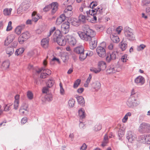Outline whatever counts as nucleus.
I'll use <instances>...</instances> for the list:
<instances>
[{
	"label": "nucleus",
	"mask_w": 150,
	"mask_h": 150,
	"mask_svg": "<svg viewBox=\"0 0 150 150\" xmlns=\"http://www.w3.org/2000/svg\"><path fill=\"white\" fill-rule=\"evenodd\" d=\"M56 28L55 27H54L52 28H51L49 34L47 35L48 37H49L52 34L53 32L55 30Z\"/></svg>",
	"instance_id": "nucleus-47"
},
{
	"label": "nucleus",
	"mask_w": 150,
	"mask_h": 150,
	"mask_svg": "<svg viewBox=\"0 0 150 150\" xmlns=\"http://www.w3.org/2000/svg\"><path fill=\"white\" fill-rule=\"evenodd\" d=\"M136 98L129 97L127 103V106L130 108L136 106L139 104L136 102Z\"/></svg>",
	"instance_id": "nucleus-8"
},
{
	"label": "nucleus",
	"mask_w": 150,
	"mask_h": 150,
	"mask_svg": "<svg viewBox=\"0 0 150 150\" xmlns=\"http://www.w3.org/2000/svg\"><path fill=\"white\" fill-rule=\"evenodd\" d=\"M146 47V46L144 44H142L138 46L137 48V51H139L142 50Z\"/></svg>",
	"instance_id": "nucleus-44"
},
{
	"label": "nucleus",
	"mask_w": 150,
	"mask_h": 150,
	"mask_svg": "<svg viewBox=\"0 0 150 150\" xmlns=\"http://www.w3.org/2000/svg\"><path fill=\"white\" fill-rule=\"evenodd\" d=\"M127 42L126 39L123 38L122 40L120 43V48L122 51H123L125 50L127 47Z\"/></svg>",
	"instance_id": "nucleus-12"
},
{
	"label": "nucleus",
	"mask_w": 150,
	"mask_h": 150,
	"mask_svg": "<svg viewBox=\"0 0 150 150\" xmlns=\"http://www.w3.org/2000/svg\"><path fill=\"white\" fill-rule=\"evenodd\" d=\"M130 97L135 98H136V99L137 97V94L135 93L134 89H133L132 91Z\"/></svg>",
	"instance_id": "nucleus-41"
},
{
	"label": "nucleus",
	"mask_w": 150,
	"mask_h": 150,
	"mask_svg": "<svg viewBox=\"0 0 150 150\" xmlns=\"http://www.w3.org/2000/svg\"><path fill=\"white\" fill-rule=\"evenodd\" d=\"M24 49L23 48H21L18 49H17L15 52V55L18 56L23 53L24 51Z\"/></svg>",
	"instance_id": "nucleus-30"
},
{
	"label": "nucleus",
	"mask_w": 150,
	"mask_h": 150,
	"mask_svg": "<svg viewBox=\"0 0 150 150\" xmlns=\"http://www.w3.org/2000/svg\"><path fill=\"white\" fill-rule=\"evenodd\" d=\"M112 60L111 56H110L109 54L106 57V60L108 62H109Z\"/></svg>",
	"instance_id": "nucleus-62"
},
{
	"label": "nucleus",
	"mask_w": 150,
	"mask_h": 150,
	"mask_svg": "<svg viewBox=\"0 0 150 150\" xmlns=\"http://www.w3.org/2000/svg\"><path fill=\"white\" fill-rule=\"evenodd\" d=\"M43 72L46 73H47V74H48V75H49V74H50L51 72V71L50 70L47 69H45L44 68L43 70Z\"/></svg>",
	"instance_id": "nucleus-64"
},
{
	"label": "nucleus",
	"mask_w": 150,
	"mask_h": 150,
	"mask_svg": "<svg viewBox=\"0 0 150 150\" xmlns=\"http://www.w3.org/2000/svg\"><path fill=\"white\" fill-rule=\"evenodd\" d=\"M72 14V11H65V10L64 11V13L63 14L65 16L66 18L69 17L71 16Z\"/></svg>",
	"instance_id": "nucleus-32"
},
{
	"label": "nucleus",
	"mask_w": 150,
	"mask_h": 150,
	"mask_svg": "<svg viewBox=\"0 0 150 150\" xmlns=\"http://www.w3.org/2000/svg\"><path fill=\"white\" fill-rule=\"evenodd\" d=\"M79 115L81 119L84 118L85 117V111L82 108L80 109L78 111Z\"/></svg>",
	"instance_id": "nucleus-25"
},
{
	"label": "nucleus",
	"mask_w": 150,
	"mask_h": 150,
	"mask_svg": "<svg viewBox=\"0 0 150 150\" xmlns=\"http://www.w3.org/2000/svg\"><path fill=\"white\" fill-rule=\"evenodd\" d=\"M125 36L130 41H133L135 40V36L132 31L133 30L129 27H125L124 29Z\"/></svg>",
	"instance_id": "nucleus-5"
},
{
	"label": "nucleus",
	"mask_w": 150,
	"mask_h": 150,
	"mask_svg": "<svg viewBox=\"0 0 150 150\" xmlns=\"http://www.w3.org/2000/svg\"><path fill=\"white\" fill-rule=\"evenodd\" d=\"M75 101L72 98H70L68 102L69 106L70 107H72L74 105Z\"/></svg>",
	"instance_id": "nucleus-36"
},
{
	"label": "nucleus",
	"mask_w": 150,
	"mask_h": 150,
	"mask_svg": "<svg viewBox=\"0 0 150 150\" xmlns=\"http://www.w3.org/2000/svg\"><path fill=\"white\" fill-rule=\"evenodd\" d=\"M118 53L117 52H114L109 54L111 56L112 60H115L118 58Z\"/></svg>",
	"instance_id": "nucleus-26"
},
{
	"label": "nucleus",
	"mask_w": 150,
	"mask_h": 150,
	"mask_svg": "<svg viewBox=\"0 0 150 150\" xmlns=\"http://www.w3.org/2000/svg\"><path fill=\"white\" fill-rule=\"evenodd\" d=\"M12 10V9L11 8L9 9L6 8L4 10V14L5 16L10 15Z\"/></svg>",
	"instance_id": "nucleus-28"
},
{
	"label": "nucleus",
	"mask_w": 150,
	"mask_h": 150,
	"mask_svg": "<svg viewBox=\"0 0 150 150\" xmlns=\"http://www.w3.org/2000/svg\"><path fill=\"white\" fill-rule=\"evenodd\" d=\"M23 29V27L21 26H18L15 28V33L17 35H19L21 33Z\"/></svg>",
	"instance_id": "nucleus-27"
},
{
	"label": "nucleus",
	"mask_w": 150,
	"mask_h": 150,
	"mask_svg": "<svg viewBox=\"0 0 150 150\" xmlns=\"http://www.w3.org/2000/svg\"><path fill=\"white\" fill-rule=\"evenodd\" d=\"M6 53L7 54L9 55V57L14 52V50L13 47H8L6 50Z\"/></svg>",
	"instance_id": "nucleus-23"
},
{
	"label": "nucleus",
	"mask_w": 150,
	"mask_h": 150,
	"mask_svg": "<svg viewBox=\"0 0 150 150\" xmlns=\"http://www.w3.org/2000/svg\"><path fill=\"white\" fill-rule=\"evenodd\" d=\"M116 68H114L112 66L109 67L106 70V72L107 73L110 74L111 73H114L117 71V70Z\"/></svg>",
	"instance_id": "nucleus-20"
},
{
	"label": "nucleus",
	"mask_w": 150,
	"mask_h": 150,
	"mask_svg": "<svg viewBox=\"0 0 150 150\" xmlns=\"http://www.w3.org/2000/svg\"><path fill=\"white\" fill-rule=\"evenodd\" d=\"M32 20L35 22H36L40 18L39 16L36 14V13L35 11L33 12L32 15Z\"/></svg>",
	"instance_id": "nucleus-22"
},
{
	"label": "nucleus",
	"mask_w": 150,
	"mask_h": 150,
	"mask_svg": "<svg viewBox=\"0 0 150 150\" xmlns=\"http://www.w3.org/2000/svg\"><path fill=\"white\" fill-rule=\"evenodd\" d=\"M145 143L148 144H150V134L146 135Z\"/></svg>",
	"instance_id": "nucleus-50"
},
{
	"label": "nucleus",
	"mask_w": 150,
	"mask_h": 150,
	"mask_svg": "<svg viewBox=\"0 0 150 150\" xmlns=\"http://www.w3.org/2000/svg\"><path fill=\"white\" fill-rule=\"evenodd\" d=\"M150 4V1L149 0H144L143 1V6H148Z\"/></svg>",
	"instance_id": "nucleus-54"
},
{
	"label": "nucleus",
	"mask_w": 150,
	"mask_h": 150,
	"mask_svg": "<svg viewBox=\"0 0 150 150\" xmlns=\"http://www.w3.org/2000/svg\"><path fill=\"white\" fill-rule=\"evenodd\" d=\"M81 82L80 80L79 79H77L74 82L73 87L74 88H77L78 86L79 85Z\"/></svg>",
	"instance_id": "nucleus-43"
},
{
	"label": "nucleus",
	"mask_w": 150,
	"mask_h": 150,
	"mask_svg": "<svg viewBox=\"0 0 150 150\" xmlns=\"http://www.w3.org/2000/svg\"><path fill=\"white\" fill-rule=\"evenodd\" d=\"M20 108L23 109L25 110V111H26V113H28V104L25 103H23L20 107Z\"/></svg>",
	"instance_id": "nucleus-31"
},
{
	"label": "nucleus",
	"mask_w": 150,
	"mask_h": 150,
	"mask_svg": "<svg viewBox=\"0 0 150 150\" xmlns=\"http://www.w3.org/2000/svg\"><path fill=\"white\" fill-rule=\"evenodd\" d=\"M48 88L47 87H44L43 88L42 90V92L43 93H47V91H48Z\"/></svg>",
	"instance_id": "nucleus-60"
},
{
	"label": "nucleus",
	"mask_w": 150,
	"mask_h": 150,
	"mask_svg": "<svg viewBox=\"0 0 150 150\" xmlns=\"http://www.w3.org/2000/svg\"><path fill=\"white\" fill-rule=\"evenodd\" d=\"M138 131L141 134L149 133L150 132V125L145 122L141 124L138 128Z\"/></svg>",
	"instance_id": "nucleus-4"
},
{
	"label": "nucleus",
	"mask_w": 150,
	"mask_h": 150,
	"mask_svg": "<svg viewBox=\"0 0 150 150\" xmlns=\"http://www.w3.org/2000/svg\"><path fill=\"white\" fill-rule=\"evenodd\" d=\"M91 85L92 87L93 88L95 89V90L97 91L99 90L101 87L100 83L98 81L92 83H91Z\"/></svg>",
	"instance_id": "nucleus-18"
},
{
	"label": "nucleus",
	"mask_w": 150,
	"mask_h": 150,
	"mask_svg": "<svg viewBox=\"0 0 150 150\" xmlns=\"http://www.w3.org/2000/svg\"><path fill=\"white\" fill-rule=\"evenodd\" d=\"M66 39L68 41L69 44L73 46H74L76 43V39L74 38L71 36H66Z\"/></svg>",
	"instance_id": "nucleus-14"
},
{
	"label": "nucleus",
	"mask_w": 150,
	"mask_h": 150,
	"mask_svg": "<svg viewBox=\"0 0 150 150\" xmlns=\"http://www.w3.org/2000/svg\"><path fill=\"white\" fill-rule=\"evenodd\" d=\"M14 38V36L13 35H8L6 38V39L9 41L10 43L12 42Z\"/></svg>",
	"instance_id": "nucleus-38"
},
{
	"label": "nucleus",
	"mask_w": 150,
	"mask_h": 150,
	"mask_svg": "<svg viewBox=\"0 0 150 150\" xmlns=\"http://www.w3.org/2000/svg\"><path fill=\"white\" fill-rule=\"evenodd\" d=\"M47 99V100L51 101L52 100V96L51 95H48L46 97Z\"/></svg>",
	"instance_id": "nucleus-58"
},
{
	"label": "nucleus",
	"mask_w": 150,
	"mask_h": 150,
	"mask_svg": "<svg viewBox=\"0 0 150 150\" xmlns=\"http://www.w3.org/2000/svg\"><path fill=\"white\" fill-rule=\"evenodd\" d=\"M98 68L100 69V71L104 70L106 67V64L105 62L103 61L99 62L98 64Z\"/></svg>",
	"instance_id": "nucleus-17"
},
{
	"label": "nucleus",
	"mask_w": 150,
	"mask_h": 150,
	"mask_svg": "<svg viewBox=\"0 0 150 150\" xmlns=\"http://www.w3.org/2000/svg\"><path fill=\"white\" fill-rule=\"evenodd\" d=\"M10 106H11V105H5L4 111H9L10 109Z\"/></svg>",
	"instance_id": "nucleus-56"
},
{
	"label": "nucleus",
	"mask_w": 150,
	"mask_h": 150,
	"mask_svg": "<svg viewBox=\"0 0 150 150\" xmlns=\"http://www.w3.org/2000/svg\"><path fill=\"white\" fill-rule=\"evenodd\" d=\"M89 15L91 16H93L96 15V9H94L89 10Z\"/></svg>",
	"instance_id": "nucleus-45"
},
{
	"label": "nucleus",
	"mask_w": 150,
	"mask_h": 150,
	"mask_svg": "<svg viewBox=\"0 0 150 150\" xmlns=\"http://www.w3.org/2000/svg\"><path fill=\"white\" fill-rule=\"evenodd\" d=\"M95 130L96 131H98L100 130L101 129V125L100 124L97 125L95 126Z\"/></svg>",
	"instance_id": "nucleus-52"
},
{
	"label": "nucleus",
	"mask_w": 150,
	"mask_h": 150,
	"mask_svg": "<svg viewBox=\"0 0 150 150\" xmlns=\"http://www.w3.org/2000/svg\"><path fill=\"white\" fill-rule=\"evenodd\" d=\"M10 65V62L9 61L6 60L4 61L2 64V67L5 69H7L9 67Z\"/></svg>",
	"instance_id": "nucleus-33"
},
{
	"label": "nucleus",
	"mask_w": 150,
	"mask_h": 150,
	"mask_svg": "<svg viewBox=\"0 0 150 150\" xmlns=\"http://www.w3.org/2000/svg\"><path fill=\"white\" fill-rule=\"evenodd\" d=\"M86 16L83 15H80L79 16V20L80 21H81L83 23H85L86 22Z\"/></svg>",
	"instance_id": "nucleus-29"
},
{
	"label": "nucleus",
	"mask_w": 150,
	"mask_h": 150,
	"mask_svg": "<svg viewBox=\"0 0 150 150\" xmlns=\"http://www.w3.org/2000/svg\"><path fill=\"white\" fill-rule=\"evenodd\" d=\"M19 112L21 115H26L28 113L26 112V111H25V110L23 109L20 108L19 109Z\"/></svg>",
	"instance_id": "nucleus-53"
},
{
	"label": "nucleus",
	"mask_w": 150,
	"mask_h": 150,
	"mask_svg": "<svg viewBox=\"0 0 150 150\" xmlns=\"http://www.w3.org/2000/svg\"><path fill=\"white\" fill-rule=\"evenodd\" d=\"M74 52L79 54V59L80 60L82 61L86 58L88 56H90L91 53L87 52L86 50H84V47L82 45L79 46L74 49Z\"/></svg>",
	"instance_id": "nucleus-3"
},
{
	"label": "nucleus",
	"mask_w": 150,
	"mask_h": 150,
	"mask_svg": "<svg viewBox=\"0 0 150 150\" xmlns=\"http://www.w3.org/2000/svg\"><path fill=\"white\" fill-rule=\"evenodd\" d=\"M58 7V4L57 2H53L51 4L46 6L43 8V10L44 11L47 12L51 8L52 13L53 14L57 10Z\"/></svg>",
	"instance_id": "nucleus-6"
},
{
	"label": "nucleus",
	"mask_w": 150,
	"mask_h": 150,
	"mask_svg": "<svg viewBox=\"0 0 150 150\" xmlns=\"http://www.w3.org/2000/svg\"><path fill=\"white\" fill-rule=\"evenodd\" d=\"M83 32L79 31L78 32L80 38L86 41H91L89 42L91 49L95 48L97 44V39L95 37L96 33L95 31L90 29L88 25H84L83 26Z\"/></svg>",
	"instance_id": "nucleus-1"
},
{
	"label": "nucleus",
	"mask_w": 150,
	"mask_h": 150,
	"mask_svg": "<svg viewBox=\"0 0 150 150\" xmlns=\"http://www.w3.org/2000/svg\"><path fill=\"white\" fill-rule=\"evenodd\" d=\"M126 137L129 141L131 142H132L135 139V137L134 135V133L131 131L127 132Z\"/></svg>",
	"instance_id": "nucleus-15"
},
{
	"label": "nucleus",
	"mask_w": 150,
	"mask_h": 150,
	"mask_svg": "<svg viewBox=\"0 0 150 150\" xmlns=\"http://www.w3.org/2000/svg\"><path fill=\"white\" fill-rule=\"evenodd\" d=\"M103 8L101 7L100 8H98V9H96V16H97L98 18L99 16V15H102L103 13Z\"/></svg>",
	"instance_id": "nucleus-35"
},
{
	"label": "nucleus",
	"mask_w": 150,
	"mask_h": 150,
	"mask_svg": "<svg viewBox=\"0 0 150 150\" xmlns=\"http://www.w3.org/2000/svg\"><path fill=\"white\" fill-rule=\"evenodd\" d=\"M27 95L29 100H32L33 98V94L30 91H28L27 92Z\"/></svg>",
	"instance_id": "nucleus-39"
},
{
	"label": "nucleus",
	"mask_w": 150,
	"mask_h": 150,
	"mask_svg": "<svg viewBox=\"0 0 150 150\" xmlns=\"http://www.w3.org/2000/svg\"><path fill=\"white\" fill-rule=\"evenodd\" d=\"M49 39L48 37L43 39L41 41V45L45 48H47L49 45Z\"/></svg>",
	"instance_id": "nucleus-13"
},
{
	"label": "nucleus",
	"mask_w": 150,
	"mask_h": 150,
	"mask_svg": "<svg viewBox=\"0 0 150 150\" xmlns=\"http://www.w3.org/2000/svg\"><path fill=\"white\" fill-rule=\"evenodd\" d=\"M47 75H48V74H47L45 72H43L42 73H41L40 75V78L41 79H45L46 78Z\"/></svg>",
	"instance_id": "nucleus-49"
},
{
	"label": "nucleus",
	"mask_w": 150,
	"mask_h": 150,
	"mask_svg": "<svg viewBox=\"0 0 150 150\" xmlns=\"http://www.w3.org/2000/svg\"><path fill=\"white\" fill-rule=\"evenodd\" d=\"M67 21L69 22V23H71L72 25L74 26H77L80 24V21L75 18H68Z\"/></svg>",
	"instance_id": "nucleus-11"
},
{
	"label": "nucleus",
	"mask_w": 150,
	"mask_h": 150,
	"mask_svg": "<svg viewBox=\"0 0 150 150\" xmlns=\"http://www.w3.org/2000/svg\"><path fill=\"white\" fill-rule=\"evenodd\" d=\"M54 83V81L52 79H50L47 83V87L49 88L51 87L52 86Z\"/></svg>",
	"instance_id": "nucleus-34"
},
{
	"label": "nucleus",
	"mask_w": 150,
	"mask_h": 150,
	"mask_svg": "<svg viewBox=\"0 0 150 150\" xmlns=\"http://www.w3.org/2000/svg\"><path fill=\"white\" fill-rule=\"evenodd\" d=\"M92 78V76L91 74H89V76L88 78H87L86 81V83L84 84V86L85 87H88V85L90 83L91 79Z\"/></svg>",
	"instance_id": "nucleus-37"
},
{
	"label": "nucleus",
	"mask_w": 150,
	"mask_h": 150,
	"mask_svg": "<svg viewBox=\"0 0 150 150\" xmlns=\"http://www.w3.org/2000/svg\"><path fill=\"white\" fill-rule=\"evenodd\" d=\"M30 34L28 31H26L22 33L19 37L18 40L19 43L22 44L30 37Z\"/></svg>",
	"instance_id": "nucleus-7"
},
{
	"label": "nucleus",
	"mask_w": 150,
	"mask_h": 150,
	"mask_svg": "<svg viewBox=\"0 0 150 150\" xmlns=\"http://www.w3.org/2000/svg\"><path fill=\"white\" fill-rule=\"evenodd\" d=\"M124 131L122 129H119L118 132V135L120 137H122L124 135Z\"/></svg>",
	"instance_id": "nucleus-51"
},
{
	"label": "nucleus",
	"mask_w": 150,
	"mask_h": 150,
	"mask_svg": "<svg viewBox=\"0 0 150 150\" xmlns=\"http://www.w3.org/2000/svg\"><path fill=\"white\" fill-rule=\"evenodd\" d=\"M11 24L12 22L11 21L9 22L6 29L7 31H9L12 29V27L11 26Z\"/></svg>",
	"instance_id": "nucleus-46"
},
{
	"label": "nucleus",
	"mask_w": 150,
	"mask_h": 150,
	"mask_svg": "<svg viewBox=\"0 0 150 150\" xmlns=\"http://www.w3.org/2000/svg\"><path fill=\"white\" fill-rule=\"evenodd\" d=\"M69 22L67 21L63 23L61 25V29L62 32L64 34L67 33L69 30Z\"/></svg>",
	"instance_id": "nucleus-9"
},
{
	"label": "nucleus",
	"mask_w": 150,
	"mask_h": 150,
	"mask_svg": "<svg viewBox=\"0 0 150 150\" xmlns=\"http://www.w3.org/2000/svg\"><path fill=\"white\" fill-rule=\"evenodd\" d=\"M27 118L26 117H23L21 120V123L24 124L27 122Z\"/></svg>",
	"instance_id": "nucleus-59"
},
{
	"label": "nucleus",
	"mask_w": 150,
	"mask_h": 150,
	"mask_svg": "<svg viewBox=\"0 0 150 150\" xmlns=\"http://www.w3.org/2000/svg\"><path fill=\"white\" fill-rule=\"evenodd\" d=\"M134 82L137 84L140 83L141 84H143L145 82L143 76H139L135 79Z\"/></svg>",
	"instance_id": "nucleus-16"
},
{
	"label": "nucleus",
	"mask_w": 150,
	"mask_h": 150,
	"mask_svg": "<svg viewBox=\"0 0 150 150\" xmlns=\"http://www.w3.org/2000/svg\"><path fill=\"white\" fill-rule=\"evenodd\" d=\"M96 52L100 57H103L106 55L105 50L102 47H98L96 48Z\"/></svg>",
	"instance_id": "nucleus-10"
},
{
	"label": "nucleus",
	"mask_w": 150,
	"mask_h": 150,
	"mask_svg": "<svg viewBox=\"0 0 150 150\" xmlns=\"http://www.w3.org/2000/svg\"><path fill=\"white\" fill-rule=\"evenodd\" d=\"M97 4L96 2H94L92 1L90 4V6L92 8H93L94 7H95L96 6H97Z\"/></svg>",
	"instance_id": "nucleus-55"
},
{
	"label": "nucleus",
	"mask_w": 150,
	"mask_h": 150,
	"mask_svg": "<svg viewBox=\"0 0 150 150\" xmlns=\"http://www.w3.org/2000/svg\"><path fill=\"white\" fill-rule=\"evenodd\" d=\"M90 70L95 73H98L100 71V69H98V68H96L93 67L90 68Z\"/></svg>",
	"instance_id": "nucleus-40"
},
{
	"label": "nucleus",
	"mask_w": 150,
	"mask_h": 150,
	"mask_svg": "<svg viewBox=\"0 0 150 150\" xmlns=\"http://www.w3.org/2000/svg\"><path fill=\"white\" fill-rule=\"evenodd\" d=\"M86 8V7L85 5L84 4L81 5V6L79 8L80 11L81 12L83 11V9H85Z\"/></svg>",
	"instance_id": "nucleus-61"
},
{
	"label": "nucleus",
	"mask_w": 150,
	"mask_h": 150,
	"mask_svg": "<svg viewBox=\"0 0 150 150\" xmlns=\"http://www.w3.org/2000/svg\"><path fill=\"white\" fill-rule=\"evenodd\" d=\"M66 19L65 16L63 14H62L60 15L59 17L57 18L56 21V24L57 25H59L62 23Z\"/></svg>",
	"instance_id": "nucleus-19"
},
{
	"label": "nucleus",
	"mask_w": 150,
	"mask_h": 150,
	"mask_svg": "<svg viewBox=\"0 0 150 150\" xmlns=\"http://www.w3.org/2000/svg\"><path fill=\"white\" fill-rule=\"evenodd\" d=\"M72 6L71 5H69L67 6V7L64 10H65L66 11H67V10L68 11H72Z\"/></svg>",
	"instance_id": "nucleus-63"
},
{
	"label": "nucleus",
	"mask_w": 150,
	"mask_h": 150,
	"mask_svg": "<svg viewBox=\"0 0 150 150\" xmlns=\"http://www.w3.org/2000/svg\"><path fill=\"white\" fill-rule=\"evenodd\" d=\"M76 98L79 103L82 105H84L85 101L83 97L82 96H78Z\"/></svg>",
	"instance_id": "nucleus-24"
},
{
	"label": "nucleus",
	"mask_w": 150,
	"mask_h": 150,
	"mask_svg": "<svg viewBox=\"0 0 150 150\" xmlns=\"http://www.w3.org/2000/svg\"><path fill=\"white\" fill-rule=\"evenodd\" d=\"M19 101L18 100H17V101H15L14 103V109H15V110H17L18 109V104H19Z\"/></svg>",
	"instance_id": "nucleus-48"
},
{
	"label": "nucleus",
	"mask_w": 150,
	"mask_h": 150,
	"mask_svg": "<svg viewBox=\"0 0 150 150\" xmlns=\"http://www.w3.org/2000/svg\"><path fill=\"white\" fill-rule=\"evenodd\" d=\"M87 146L85 143H83L82 146L80 147V150H86L87 148Z\"/></svg>",
	"instance_id": "nucleus-57"
},
{
	"label": "nucleus",
	"mask_w": 150,
	"mask_h": 150,
	"mask_svg": "<svg viewBox=\"0 0 150 150\" xmlns=\"http://www.w3.org/2000/svg\"><path fill=\"white\" fill-rule=\"evenodd\" d=\"M139 141L142 142H145L146 141V135H142L139 138Z\"/></svg>",
	"instance_id": "nucleus-42"
},
{
	"label": "nucleus",
	"mask_w": 150,
	"mask_h": 150,
	"mask_svg": "<svg viewBox=\"0 0 150 150\" xmlns=\"http://www.w3.org/2000/svg\"><path fill=\"white\" fill-rule=\"evenodd\" d=\"M110 38L115 43H117L120 41V39L118 36L117 35H114L113 34L111 35Z\"/></svg>",
	"instance_id": "nucleus-21"
},
{
	"label": "nucleus",
	"mask_w": 150,
	"mask_h": 150,
	"mask_svg": "<svg viewBox=\"0 0 150 150\" xmlns=\"http://www.w3.org/2000/svg\"><path fill=\"white\" fill-rule=\"evenodd\" d=\"M54 42H57L58 44L61 46H64L66 43V38L62 35L60 31L59 30H55L53 36Z\"/></svg>",
	"instance_id": "nucleus-2"
}]
</instances>
